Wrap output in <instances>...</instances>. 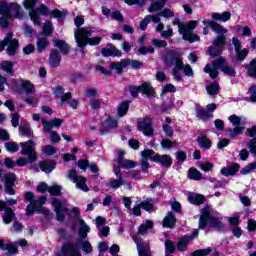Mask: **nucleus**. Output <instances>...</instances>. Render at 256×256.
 <instances>
[{
    "mask_svg": "<svg viewBox=\"0 0 256 256\" xmlns=\"http://www.w3.org/2000/svg\"><path fill=\"white\" fill-rule=\"evenodd\" d=\"M209 225L213 229H225V225L221 222V219L217 216L211 215V208L206 207L202 210V214L199 219V228L205 229Z\"/></svg>",
    "mask_w": 256,
    "mask_h": 256,
    "instance_id": "obj_6",
    "label": "nucleus"
},
{
    "mask_svg": "<svg viewBox=\"0 0 256 256\" xmlns=\"http://www.w3.org/2000/svg\"><path fill=\"white\" fill-rule=\"evenodd\" d=\"M42 125L44 127L45 133H51L53 127H61L63 125V119L54 118L51 121H47L46 119H42Z\"/></svg>",
    "mask_w": 256,
    "mask_h": 256,
    "instance_id": "obj_20",
    "label": "nucleus"
},
{
    "mask_svg": "<svg viewBox=\"0 0 256 256\" xmlns=\"http://www.w3.org/2000/svg\"><path fill=\"white\" fill-rule=\"evenodd\" d=\"M7 47L8 55H15L17 53V49H19V41L17 39H13V32H9L3 41H0V52L3 51Z\"/></svg>",
    "mask_w": 256,
    "mask_h": 256,
    "instance_id": "obj_10",
    "label": "nucleus"
},
{
    "mask_svg": "<svg viewBox=\"0 0 256 256\" xmlns=\"http://www.w3.org/2000/svg\"><path fill=\"white\" fill-rule=\"evenodd\" d=\"M133 241L137 244V251L139 256H151V250L139 243V237L137 235L132 236Z\"/></svg>",
    "mask_w": 256,
    "mask_h": 256,
    "instance_id": "obj_27",
    "label": "nucleus"
},
{
    "mask_svg": "<svg viewBox=\"0 0 256 256\" xmlns=\"http://www.w3.org/2000/svg\"><path fill=\"white\" fill-rule=\"evenodd\" d=\"M160 17H164L165 19H172V17H175V11L171 9H164L161 12H159Z\"/></svg>",
    "mask_w": 256,
    "mask_h": 256,
    "instance_id": "obj_62",
    "label": "nucleus"
},
{
    "mask_svg": "<svg viewBox=\"0 0 256 256\" xmlns=\"http://www.w3.org/2000/svg\"><path fill=\"white\" fill-rule=\"evenodd\" d=\"M151 161H154V163H160V165H162V167H167V169H169V167H171V165H173V159L171 158V156L165 154V155H155L152 158H150Z\"/></svg>",
    "mask_w": 256,
    "mask_h": 256,
    "instance_id": "obj_18",
    "label": "nucleus"
},
{
    "mask_svg": "<svg viewBox=\"0 0 256 256\" xmlns=\"http://www.w3.org/2000/svg\"><path fill=\"white\" fill-rule=\"evenodd\" d=\"M101 105H103L102 99H97V98L90 99L91 109H94V110L101 109Z\"/></svg>",
    "mask_w": 256,
    "mask_h": 256,
    "instance_id": "obj_61",
    "label": "nucleus"
},
{
    "mask_svg": "<svg viewBox=\"0 0 256 256\" xmlns=\"http://www.w3.org/2000/svg\"><path fill=\"white\" fill-rule=\"evenodd\" d=\"M35 5H37V0L24 1V7L25 9L30 10L29 11L30 19L32 23H34V25H36L37 27H40L41 25V16L39 15H45L46 17L47 15H49L50 17H54L56 19H60V17H63V12L59 10H53L49 12V8H47L45 4H42L40 5V7L34 9L33 7H35Z\"/></svg>",
    "mask_w": 256,
    "mask_h": 256,
    "instance_id": "obj_1",
    "label": "nucleus"
},
{
    "mask_svg": "<svg viewBox=\"0 0 256 256\" xmlns=\"http://www.w3.org/2000/svg\"><path fill=\"white\" fill-rule=\"evenodd\" d=\"M11 4H7V2L0 1V15L2 17H6V19H11Z\"/></svg>",
    "mask_w": 256,
    "mask_h": 256,
    "instance_id": "obj_38",
    "label": "nucleus"
},
{
    "mask_svg": "<svg viewBox=\"0 0 256 256\" xmlns=\"http://www.w3.org/2000/svg\"><path fill=\"white\" fill-rule=\"evenodd\" d=\"M142 155V171H144V173H147V170L149 169V159L151 161L153 155H155V151L153 150H144L141 153Z\"/></svg>",
    "mask_w": 256,
    "mask_h": 256,
    "instance_id": "obj_25",
    "label": "nucleus"
},
{
    "mask_svg": "<svg viewBox=\"0 0 256 256\" xmlns=\"http://www.w3.org/2000/svg\"><path fill=\"white\" fill-rule=\"evenodd\" d=\"M239 169H241V166L238 163H232L230 166L228 167H223L220 170L221 175H223L224 177H231L233 175H236L237 172L239 171Z\"/></svg>",
    "mask_w": 256,
    "mask_h": 256,
    "instance_id": "obj_26",
    "label": "nucleus"
},
{
    "mask_svg": "<svg viewBox=\"0 0 256 256\" xmlns=\"http://www.w3.org/2000/svg\"><path fill=\"white\" fill-rule=\"evenodd\" d=\"M188 201L193 205H202L205 201V197L201 194H192L188 196Z\"/></svg>",
    "mask_w": 256,
    "mask_h": 256,
    "instance_id": "obj_42",
    "label": "nucleus"
},
{
    "mask_svg": "<svg viewBox=\"0 0 256 256\" xmlns=\"http://www.w3.org/2000/svg\"><path fill=\"white\" fill-rule=\"evenodd\" d=\"M165 7V2L163 1H157L151 4V6L148 8L149 13L161 11Z\"/></svg>",
    "mask_w": 256,
    "mask_h": 256,
    "instance_id": "obj_51",
    "label": "nucleus"
},
{
    "mask_svg": "<svg viewBox=\"0 0 256 256\" xmlns=\"http://www.w3.org/2000/svg\"><path fill=\"white\" fill-rule=\"evenodd\" d=\"M47 45H49V41L47 40V38L43 37V38H39L37 41V50L38 51H44V49L47 47Z\"/></svg>",
    "mask_w": 256,
    "mask_h": 256,
    "instance_id": "obj_59",
    "label": "nucleus"
},
{
    "mask_svg": "<svg viewBox=\"0 0 256 256\" xmlns=\"http://www.w3.org/2000/svg\"><path fill=\"white\" fill-rule=\"evenodd\" d=\"M197 21H190L186 24L181 23L179 19L173 20L172 24L178 26V31L180 35H182L185 41H189V43H195L199 41V36L193 33L195 27H197Z\"/></svg>",
    "mask_w": 256,
    "mask_h": 256,
    "instance_id": "obj_5",
    "label": "nucleus"
},
{
    "mask_svg": "<svg viewBox=\"0 0 256 256\" xmlns=\"http://www.w3.org/2000/svg\"><path fill=\"white\" fill-rule=\"evenodd\" d=\"M169 61H171L172 65H175L172 72L173 79H175V81H181V78L183 77L181 74V70H183V61L179 57V54H176L173 50L168 52L166 55V62L169 63Z\"/></svg>",
    "mask_w": 256,
    "mask_h": 256,
    "instance_id": "obj_9",
    "label": "nucleus"
},
{
    "mask_svg": "<svg viewBox=\"0 0 256 256\" xmlns=\"http://www.w3.org/2000/svg\"><path fill=\"white\" fill-rule=\"evenodd\" d=\"M117 125H119L117 119L108 116L102 123V134L107 133V131H111V129H116Z\"/></svg>",
    "mask_w": 256,
    "mask_h": 256,
    "instance_id": "obj_24",
    "label": "nucleus"
},
{
    "mask_svg": "<svg viewBox=\"0 0 256 256\" xmlns=\"http://www.w3.org/2000/svg\"><path fill=\"white\" fill-rule=\"evenodd\" d=\"M114 173L116 177H118V180H113L106 183L107 189H113L117 190L120 187H123L125 185V182L123 181V178L121 177V170L117 168V166H114Z\"/></svg>",
    "mask_w": 256,
    "mask_h": 256,
    "instance_id": "obj_17",
    "label": "nucleus"
},
{
    "mask_svg": "<svg viewBox=\"0 0 256 256\" xmlns=\"http://www.w3.org/2000/svg\"><path fill=\"white\" fill-rule=\"evenodd\" d=\"M49 64L51 67H59L61 65V54L57 50H52L49 56Z\"/></svg>",
    "mask_w": 256,
    "mask_h": 256,
    "instance_id": "obj_31",
    "label": "nucleus"
},
{
    "mask_svg": "<svg viewBox=\"0 0 256 256\" xmlns=\"http://www.w3.org/2000/svg\"><path fill=\"white\" fill-rule=\"evenodd\" d=\"M188 179H191L192 181H201L203 179V174L197 168H190L188 170Z\"/></svg>",
    "mask_w": 256,
    "mask_h": 256,
    "instance_id": "obj_40",
    "label": "nucleus"
},
{
    "mask_svg": "<svg viewBox=\"0 0 256 256\" xmlns=\"http://www.w3.org/2000/svg\"><path fill=\"white\" fill-rule=\"evenodd\" d=\"M0 249H2V251H8V253H11V254H15L18 251L17 246H15L12 243L5 244L3 243V240H0Z\"/></svg>",
    "mask_w": 256,
    "mask_h": 256,
    "instance_id": "obj_47",
    "label": "nucleus"
},
{
    "mask_svg": "<svg viewBox=\"0 0 256 256\" xmlns=\"http://www.w3.org/2000/svg\"><path fill=\"white\" fill-rule=\"evenodd\" d=\"M149 229H153V222L148 220L146 223L140 225L138 228V235H147V231H149Z\"/></svg>",
    "mask_w": 256,
    "mask_h": 256,
    "instance_id": "obj_48",
    "label": "nucleus"
},
{
    "mask_svg": "<svg viewBox=\"0 0 256 256\" xmlns=\"http://www.w3.org/2000/svg\"><path fill=\"white\" fill-rule=\"evenodd\" d=\"M197 142L201 147V149H204L205 151L209 150L213 145V143L211 142V139L207 138V136L203 134L198 136Z\"/></svg>",
    "mask_w": 256,
    "mask_h": 256,
    "instance_id": "obj_32",
    "label": "nucleus"
},
{
    "mask_svg": "<svg viewBox=\"0 0 256 256\" xmlns=\"http://www.w3.org/2000/svg\"><path fill=\"white\" fill-rule=\"evenodd\" d=\"M44 35H51L53 33V23L46 21L43 26Z\"/></svg>",
    "mask_w": 256,
    "mask_h": 256,
    "instance_id": "obj_63",
    "label": "nucleus"
},
{
    "mask_svg": "<svg viewBox=\"0 0 256 256\" xmlns=\"http://www.w3.org/2000/svg\"><path fill=\"white\" fill-rule=\"evenodd\" d=\"M179 146V143H177V141H171L169 139H163L161 141V147L163 149H173V147H178Z\"/></svg>",
    "mask_w": 256,
    "mask_h": 256,
    "instance_id": "obj_52",
    "label": "nucleus"
},
{
    "mask_svg": "<svg viewBox=\"0 0 256 256\" xmlns=\"http://www.w3.org/2000/svg\"><path fill=\"white\" fill-rule=\"evenodd\" d=\"M128 111H129V102H123L118 107L117 113L119 117H125Z\"/></svg>",
    "mask_w": 256,
    "mask_h": 256,
    "instance_id": "obj_54",
    "label": "nucleus"
},
{
    "mask_svg": "<svg viewBox=\"0 0 256 256\" xmlns=\"http://www.w3.org/2000/svg\"><path fill=\"white\" fill-rule=\"evenodd\" d=\"M53 41H54L55 47L60 49L63 55H67L69 53V46L67 42H65L64 40H57V39H54Z\"/></svg>",
    "mask_w": 256,
    "mask_h": 256,
    "instance_id": "obj_39",
    "label": "nucleus"
},
{
    "mask_svg": "<svg viewBox=\"0 0 256 256\" xmlns=\"http://www.w3.org/2000/svg\"><path fill=\"white\" fill-rule=\"evenodd\" d=\"M219 89H220L219 83L217 82L210 83L209 85L206 86L208 95H212V96L218 95Z\"/></svg>",
    "mask_w": 256,
    "mask_h": 256,
    "instance_id": "obj_49",
    "label": "nucleus"
},
{
    "mask_svg": "<svg viewBox=\"0 0 256 256\" xmlns=\"http://www.w3.org/2000/svg\"><path fill=\"white\" fill-rule=\"evenodd\" d=\"M5 149L9 151V153H15L19 151V145H17L15 142H6Z\"/></svg>",
    "mask_w": 256,
    "mask_h": 256,
    "instance_id": "obj_60",
    "label": "nucleus"
},
{
    "mask_svg": "<svg viewBox=\"0 0 256 256\" xmlns=\"http://www.w3.org/2000/svg\"><path fill=\"white\" fill-rule=\"evenodd\" d=\"M123 155H125V152H123V150H119L117 157V168L119 169V167H121L122 169H134L136 163L133 162L132 160H123Z\"/></svg>",
    "mask_w": 256,
    "mask_h": 256,
    "instance_id": "obj_19",
    "label": "nucleus"
},
{
    "mask_svg": "<svg viewBox=\"0 0 256 256\" xmlns=\"http://www.w3.org/2000/svg\"><path fill=\"white\" fill-rule=\"evenodd\" d=\"M219 256V252L207 248V249H202V250H196L192 253V256Z\"/></svg>",
    "mask_w": 256,
    "mask_h": 256,
    "instance_id": "obj_36",
    "label": "nucleus"
},
{
    "mask_svg": "<svg viewBox=\"0 0 256 256\" xmlns=\"http://www.w3.org/2000/svg\"><path fill=\"white\" fill-rule=\"evenodd\" d=\"M248 149H250V153L253 155H256V137L252 138L248 143H247Z\"/></svg>",
    "mask_w": 256,
    "mask_h": 256,
    "instance_id": "obj_64",
    "label": "nucleus"
},
{
    "mask_svg": "<svg viewBox=\"0 0 256 256\" xmlns=\"http://www.w3.org/2000/svg\"><path fill=\"white\" fill-rule=\"evenodd\" d=\"M256 169V161L248 164L244 168L241 169V175H249V173H253Z\"/></svg>",
    "mask_w": 256,
    "mask_h": 256,
    "instance_id": "obj_56",
    "label": "nucleus"
},
{
    "mask_svg": "<svg viewBox=\"0 0 256 256\" xmlns=\"http://www.w3.org/2000/svg\"><path fill=\"white\" fill-rule=\"evenodd\" d=\"M93 30L89 27L77 28L74 32V37L76 39V43L80 49H85L87 45L95 46L101 43V37H93L91 35Z\"/></svg>",
    "mask_w": 256,
    "mask_h": 256,
    "instance_id": "obj_4",
    "label": "nucleus"
},
{
    "mask_svg": "<svg viewBox=\"0 0 256 256\" xmlns=\"http://www.w3.org/2000/svg\"><path fill=\"white\" fill-rule=\"evenodd\" d=\"M199 235V230H193L192 234L189 236H184L182 239H180L177 243V249L178 251H185L187 249V243L189 241H193L194 237H197Z\"/></svg>",
    "mask_w": 256,
    "mask_h": 256,
    "instance_id": "obj_23",
    "label": "nucleus"
},
{
    "mask_svg": "<svg viewBox=\"0 0 256 256\" xmlns=\"http://www.w3.org/2000/svg\"><path fill=\"white\" fill-rule=\"evenodd\" d=\"M21 89H23V91H25V93H27L28 95L33 93V91H35V86H33V84L31 83V81L29 80H22L21 84H20Z\"/></svg>",
    "mask_w": 256,
    "mask_h": 256,
    "instance_id": "obj_45",
    "label": "nucleus"
},
{
    "mask_svg": "<svg viewBox=\"0 0 256 256\" xmlns=\"http://www.w3.org/2000/svg\"><path fill=\"white\" fill-rule=\"evenodd\" d=\"M66 101H68V103H69L70 107H72V109H77V107L79 105V102L75 99L71 100V93L70 92L64 94L61 98L62 103H65Z\"/></svg>",
    "mask_w": 256,
    "mask_h": 256,
    "instance_id": "obj_44",
    "label": "nucleus"
},
{
    "mask_svg": "<svg viewBox=\"0 0 256 256\" xmlns=\"http://www.w3.org/2000/svg\"><path fill=\"white\" fill-rule=\"evenodd\" d=\"M130 61L128 59L122 60L121 62L112 63L110 65L111 69L117 71V73H123V67H127Z\"/></svg>",
    "mask_w": 256,
    "mask_h": 256,
    "instance_id": "obj_43",
    "label": "nucleus"
},
{
    "mask_svg": "<svg viewBox=\"0 0 256 256\" xmlns=\"http://www.w3.org/2000/svg\"><path fill=\"white\" fill-rule=\"evenodd\" d=\"M140 93L147 95V97H153L155 90L151 86V83L144 82L140 85Z\"/></svg>",
    "mask_w": 256,
    "mask_h": 256,
    "instance_id": "obj_34",
    "label": "nucleus"
},
{
    "mask_svg": "<svg viewBox=\"0 0 256 256\" xmlns=\"http://www.w3.org/2000/svg\"><path fill=\"white\" fill-rule=\"evenodd\" d=\"M14 217H15V213L13 212V210L11 208H6L3 216L4 223L6 225H9V223L13 221Z\"/></svg>",
    "mask_w": 256,
    "mask_h": 256,
    "instance_id": "obj_50",
    "label": "nucleus"
},
{
    "mask_svg": "<svg viewBox=\"0 0 256 256\" xmlns=\"http://www.w3.org/2000/svg\"><path fill=\"white\" fill-rule=\"evenodd\" d=\"M20 147H22L21 154L27 155L29 157L30 162L37 161V153L35 152V142L33 140L21 142Z\"/></svg>",
    "mask_w": 256,
    "mask_h": 256,
    "instance_id": "obj_12",
    "label": "nucleus"
},
{
    "mask_svg": "<svg viewBox=\"0 0 256 256\" xmlns=\"http://www.w3.org/2000/svg\"><path fill=\"white\" fill-rule=\"evenodd\" d=\"M141 209H144V211H155V206L153 205V199L147 198L140 204L134 206L132 208V213L136 215V217H140Z\"/></svg>",
    "mask_w": 256,
    "mask_h": 256,
    "instance_id": "obj_15",
    "label": "nucleus"
},
{
    "mask_svg": "<svg viewBox=\"0 0 256 256\" xmlns=\"http://www.w3.org/2000/svg\"><path fill=\"white\" fill-rule=\"evenodd\" d=\"M175 223H177V219L175 218V215L170 212L163 220V227H175Z\"/></svg>",
    "mask_w": 256,
    "mask_h": 256,
    "instance_id": "obj_41",
    "label": "nucleus"
},
{
    "mask_svg": "<svg viewBox=\"0 0 256 256\" xmlns=\"http://www.w3.org/2000/svg\"><path fill=\"white\" fill-rule=\"evenodd\" d=\"M103 57H111V55H115V57H121V52L115 46L109 44L106 48L101 50Z\"/></svg>",
    "mask_w": 256,
    "mask_h": 256,
    "instance_id": "obj_30",
    "label": "nucleus"
},
{
    "mask_svg": "<svg viewBox=\"0 0 256 256\" xmlns=\"http://www.w3.org/2000/svg\"><path fill=\"white\" fill-rule=\"evenodd\" d=\"M248 76L256 77V59L252 60L247 66Z\"/></svg>",
    "mask_w": 256,
    "mask_h": 256,
    "instance_id": "obj_58",
    "label": "nucleus"
},
{
    "mask_svg": "<svg viewBox=\"0 0 256 256\" xmlns=\"http://www.w3.org/2000/svg\"><path fill=\"white\" fill-rule=\"evenodd\" d=\"M202 23L203 25H206V27H210V29H212L214 33H217L218 37L213 40V45H215L216 47H220V49H223V46L227 41V38H225L224 36L227 33V28L223 27L215 21L204 20Z\"/></svg>",
    "mask_w": 256,
    "mask_h": 256,
    "instance_id": "obj_8",
    "label": "nucleus"
},
{
    "mask_svg": "<svg viewBox=\"0 0 256 256\" xmlns=\"http://www.w3.org/2000/svg\"><path fill=\"white\" fill-rule=\"evenodd\" d=\"M14 17L15 19H23L24 13L21 7L17 3L10 4V19Z\"/></svg>",
    "mask_w": 256,
    "mask_h": 256,
    "instance_id": "obj_28",
    "label": "nucleus"
},
{
    "mask_svg": "<svg viewBox=\"0 0 256 256\" xmlns=\"http://www.w3.org/2000/svg\"><path fill=\"white\" fill-rule=\"evenodd\" d=\"M212 19L214 21H222V23H227L229 19H231V12L225 11L222 14L221 13H212L211 15Z\"/></svg>",
    "mask_w": 256,
    "mask_h": 256,
    "instance_id": "obj_35",
    "label": "nucleus"
},
{
    "mask_svg": "<svg viewBox=\"0 0 256 256\" xmlns=\"http://www.w3.org/2000/svg\"><path fill=\"white\" fill-rule=\"evenodd\" d=\"M219 69H221L225 75H230V77H235L237 74L235 69L227 64L224 58H219L212 64H207L204 68V73H208L211 79H217L219 77Z\"/></svg>",
    "mask_w": 256,
    "mask_h": 256,
    "instance_id": "obj_3",
    "label": "nucleus"
},
{
    "mask_svg": "<svg viewBox=\"0 0 256 256\" xmlns=\"http://www.w3.org/2000/svg\"><path fill=\"white\" fill-rule=\"evenodd\" d=\"M0 69H2V71H5L6 73H8V75H13V73H15V71L13 70V62H11V61L1 62Z\"/></svg>",
    "mask_w": 256,
    "mask_h": 256,
    "instance_id": "obj_46",
    "label": "nucleus"
},
{
    "mask_svg": "<svg viewBox=\"0 0 256 256\" xmlns=\"http://www.w3.org/2000/svg\"><path fill=\"white\" fill-rule=\"evenodd\" d=\"M37 211V213H43V215H50V211L47 210L45 207H38L37 205H28L26 208V214L28 217H31Z\"/></svg>",
    "mask_w": 256,
    "mask_h": 256,
    "instance_id": "obj_29",
    "label": "nucleus"
},
{
    "mask_svg": "<svg viewBox=\"0 0 256 256\" xmlns=\"http://www.w3.org/2000/svg\"><path fill=\"white\" fill-rule=\"evenodd\" d=\"M41 151L44 155L51 157V155H55L57 153V148L52 145L42 146Z\"/></svg>",
    "mask_w": 256,
    "mask_h": 256,
    "instance_id": "obj_53",
    "label": "nucleus"
},
{
    "mask_svg": "<svg viewBox=\"0 0 256 256\" xmlns=\"http://www.w3.org/2000/svg\"><path fill=\"white\" fill-rule=\"evenodd\" d=\"M223 48L219 47V46H211L208 49V55H210V57H219V55H221V53H223Z\"/></svg>",
    "mask_w": 256,
    "mask_h": 256,
    "instance_id": "obj_55",
    "label": "nucleus"
},
{
    "mask_svg": "<svg viewBox=\"0 0 256 256\" xmlns=\"http://www.w3.org/2000/svg\"><path fill=\"white\" fill-rule=\"evenodd\" d=\"M4 179L6 193H8V195H15V191L13 190V183L17 181V175H15V173H8L4 176Z\"/></svg>",
    "mask_w": 256,
    "mask_h": 256,
    "instance_id": "obj_21",
    "label": "nucleus"
},
{
    "mask_svg": "<svg viewBox=\"0 0 256 256\" xmlns=\"http://www.w3.org/2000/svg\"><path fill=\"white\" fill-rule=\"evenodd\" d=\"M52 206L54 207L57 221H60L61 223L65 221V213H67V207L63 205V202L57 198H52Z\"/></svg>",
    "mask_w": 256,
    "mask_h": 256,
    "instance_id": "obj_14",
    "label": "nucleus"
},
{
    "mask_svg": "<svg viewBox=\"0 0 256 256\" xmlns=\"http://www.w3.org/2000/svg\"><path fill=\"white\" fill-rule=\"evenodd\" d=\"M232 45L234 46V51L236 53V61H245L247 55H249V49H242L241 40L237 37L232 38Z\"/></svg>",
    "mask_w": 256,
    "mask_h": 256,
    "instance_id": "obj_13",
    "label": "nucleus"
},
{
    "mask_svg": "<svg viewBox=\"0 0 256 256\" xmlns=\"http://www.w3.org/2000/svg\"><path fill=\"white\" fill-rule=\"evenodd\" d=\"M68 179L75 183L76 187L78 189H81V191H84L87 193L89 191V187H87V179L83 176L77 175V171L75 169H72L68 173Z\"/></svg>",
    "mask_w": 256,
    "mask_h": 256,
    "instance_id": "obj_11",
    "label": "nucleus"
},
{
    "mask_svg": "<svg viewBox=\"0 0 256 256\" xmlns=\"http://www.w3.org/2000/svg\"><path fill=\"white\" fill-rule=\"evenodd\" d=\"M196 117H198V119H201L202 121H207L209 119H212L213 113L208 112L201 107H198L196 109Z\"/></svg>",
    "mask_w": 256,
    "mask_h": 256,
    "instance_id": "obj_37",
    "label": "nucleus"
},
{
    "mask_svg": "<svg viewBox=\"0 0 256 256\" xmlns=\"http://www.w3.org/2000/svg\"><path fill=\"white\" fill-rule=\"evenodd\" d=\"M41 171L44 173H51L55 169V161L53 160H44L39 163Z\"/></svg>",
    "mask_w": 256,
    "mask_h": 256,
    "instance_id": "obj_33",
    "label": "nucleus"
},
{
    "mask_svg": "<svg viewBox=\"0 0 256 256\" xmlns=\"http://www.w3.org/2000/svg\"><path fill=\"white\" fill-rule=\"evenodd\" d=\"M76 224L79 225V239H87V235H89V233L91 232V227H89V225H87V223H85V220H83L82 218H78Z\"/></svg>",
    "mask_w": 256,
    "mask_h": 256,
    "instance_id": "obj_22",
    "label": "nucleus"
},
{
    "mask_svg": "<svg viewBox=\"0 0 256 256\" xmlns=\"http://www.w3.org/2000/svg\"><path fill=\"white\" fill-rule=\"evenodd\" d=\"M79 247L86 255L93 252V246L88 240L78 239L76 244L66 243L61 250L56 253V256H81Z\"/></svg>",
    "mask_w": 256,
    "mask_h": 256,
    "instance_id": "obj_2",
    "label": "nucleus"
},
{
    "mask_svg": "<svg viewBox=\"0 0 256 256\" xmlns=\"http://www.w3.org/2000/svg\"><path fill=\"white\" fill-rule=\"evenodd\" d=\"M85 96L88 97V99H95V97H99V90L97 88H86Z\"/></svg>",
    "mask_w": 256,
    "mask_h": 256,
    "instance_id": "obj_57",
    "label": "nucleus"
},
{
    "mask_svg": "<svg viewBox=\"0 0 256 256\" xmlns=\"http://www.w3.org/2000/svg\"><path fill=\"white\" fill-rule=\"evenodd\" d=\"M228 121L233 125L234 128L228 129L227 133L229 137L235 139L239 135H243L245 131V125H247V118L244 116L231 115Z\"/></svg>",
    "mask_w": 256,
    "mask_h": 256,
    "instance_id": "obj_7",
    "label": "nucleus"
},
{
    "mask_svg": "<svg viewBox=\"0 0 256 256\" xmlns=\"http://www.w3.org/2000/svg\"><path fill=\"white\" fill-rule=\"evenodd\" d=\"M151 118L146 117L139 119L138 121V128L139 131H142V133L146 136L153 135V127L151 126Z\"/></svg>",
    "mask_w": 256,
    "mask_h": 256,
    "instance_id": "obj_16",
    "label": "nucleus"
}]
</instances>
